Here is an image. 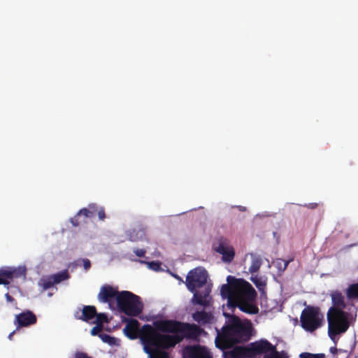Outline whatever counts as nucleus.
I'll return each mask as SVG.
<instances>
[{
    "label": "nucleus",
    "instance_id": "obj_1",
    "mask_svg": "<svg viewBox=\"0 0 358 358\" xmlns=\"http://www.w3.org/2000/svg\"><path fill=\"white\" fill-rule=\"evenodd\" d=\"M155 327L156 329L150 324L143 325L140 335L150 358H170L165 350L175 347L184 338L196 339L203 331L196 324L173 320L157 321Z\"/></svg>",
    "mask_w": 358,
    "mask_h": 358
},
{
    "label": "nucleus",
    "instance_id": "obj_2",
    "mask_svg": "<svg viewBox=\"0 0 358 358\" xmlns=\"http://www.w3.org/2000/svg\"><path fill=\"white\" fill-rule=\"evenodd\" d=\"M227 282L222 286L220 293L223 298L227 299L229 306L237 307L249 315L257 314V292L252 286L248 282L231 275L227 277Z\"/></svg>",
    "mask_w": 358,
    "mask_h": 358
},
{
    "label": "nucleus",
    "instance_id": "obj_3",
    "mask_svg": "<svg viewBox=\"0 0 358 358\" xmlns=\"http://www.w3.org/2000/svg\"><path fill=\"white\" fill-rule=\"evenodd\" d=\"M332 306L327 314L328 322V335L334 342H336L339 335L345 334L351 324L354 318L351 313L345 310L347 307L345 296L340 290H333L330 292Z\"/></svg>",
    "mask_w": 358,
    "mask_h": 358
},
{
    "label": "nucleus",
    "instance_id": "obj_4",
    "mask_svg": "<svg viewBox=\"0 0 358 358\" xmlns=\"http://www.w3.org/2000/svg\"><path fill=\"white\" fill-rule=\"evenodd\" d=\"M207 271L200 267L189 271L185 280L187 289L193 293L192 303L206 307L210 303L211 285L207 284Z\"/></svg>",
    "mask_w": 358,
    "mask_h": 358
},
{
    "label": "nucleus",
    "instance_id": "obj_5",
    "mask_svg": "<svg viewBox=\"0 0 358 358\" xmlns=\"http://www.w3.org/2000/svg\"><path fill=\"white\" fill-rule=\"evenodd\" d=\"M117 308L130 317L138 316L143 310V303L139 296L129 291H121L117 297Z\"/></svg>",
    "mask_w": 358,
    "mask_h": 358
},
{
    "label": "nucleus",
    "instance_id": "obj_6",
    "mask_svg": "<svg viewBox=\"0 0 358 358\" xmlns=\"http://www.w3.org/2000/svg\"><path fill=\"white\" fill-rule=\"evenodd\" d=\"M300 322L304 330L313 332L322 327L324 322V315L319 307L308 306L301 312Z\"/></svg>",
    "mask_w": 358,
    "mask_h": 358
},
{
    "label": "nucleus",
    "instance_id": "obj_7",
    "mask_svg": "<svg viewBox=\"0 0 358 358\" xmlns=\"http://www.w3.org/2000/svg\"><path fill=\"white\" fill-rule=\"evenodd\" d=\"M227 328L232 334V336L238 341V343L248 341L250 338L251 327L242 323L241 320L236 316L231 317L230 324Z\"/></svg>",
    "mask_w": 358,
    "mask_h": 358
},
{
    "label": "nucleus",
    "instance_id": "obj_8",
    "mask_svg": "<svg viewBox=\"0 0 358 358\" xmlns=\"http://www.w3.org/2000/svg\"><path fill=\"white\" fill-rule=\"evenodd\" d=\"M27 269L24 266L6 267L0 269V285H8L14 278L26 277Z\"/></svg>",
    "mask_w": 358,
    "mask_h": 358
},
{
    "label": "nucleus",
    "instance_id": "obj_9",
    "mask_svg": "<svg viewBox=\"0 0 358 358\" xmlns=\"http://www.w3.org/2000/svg\"><path fill=\"white\" fill-rule=\"evenodd\" d=\"M238 343L236 338L232 336L231 331L227 327L222 334H219L215 338V345L222 350L231 349Z\"/></svg>",
    "mask_w": 358,
    "mask_h": 358
},
{
    "label": "nucleus",
    "instance_id": "obj_10",
    "mask_svg": "<svg viewBox=\"0 0 358 358\" xmlns=\"http://www.w3.org/2000/svg\"><path fill=\"white\" fill-rule=\"evenodd\" d=\"M120 292L109 285H104L101 287L100 292L98 294V299L102 303H107L110 306L115 300L116 303H117V297Z\"/></svg>",
    "mask_w": 358,
    "mask_h": 358
},
{
    "label": "nucleus",
    "instance_id": "obj_11",
    "mask_svg": "<svg viewBox=\"0 0 358 358\" xmlns=\"http://www.w3.org/2000/svg\"><path fill=\"white\" fill-rule=\"evenodd\" d=\"M184 356L186 358H212L209 350L200 345L187 346L184 349Z\"/></svg>",
    "mask_w": 358,
    "mask_h": 358
},
{
    "label": "nucleus",
    "instance_id": "obj_12",
    "mask_svg": "<svg viewBox=\"0 0 358 358\" xmlns=\"http://www.w3.org/2000/svg\"><path fill=\"white\" fill-rule=\"evenodd\" d=\"M36 322L37 318L36 315L32 311L27 310L15 315L14 324L17 329L20 327L34 324Z\"/></svg>",
    "mask_w": 358,
    "mask_h": 358
},
{
    "label": "nucleus",
    "instance_id": "obj_13",
    "mask_svg": "<svg viewBox=\"0 0 358 358\" xmlns=\"http://www.w3.org/2000/svg\"><path fill=\"white\" fill-rule=\"evenodd\" d=\"M124 321L127 322L125 327L123 329L124 335L131 340L137 338L138 334L140 336L142 331L141 330L139 332L140 323L138 321L133 318L125 319Z\"/></svg>",
    "mask_w": 358,
    "mask_h": 358
},
{
    "label": "nucleus",
    "instance_id": "obj_14",
    "mask_svg": "<svg viewBox=\"0 0 358 358\" xmlns=\"http://www.w3.org/2000/svg\"><path fill=\"white\" fill-rule=\"evenodd\" d=\"M96 315V308L93 306H84L82 310H78L75 313L74 316L77 320H80L86 322L95 318Z\"/></svg>",
    "mask_w": 358,
    "mask_h": 358
},
{
    "label": "nucleus",
    "instance_id": "obj_15",
    "mask_svg": "<svg viewBox=\"0 0 358 358\" xmlns=\"http://www.w3.org/2000/svg\"><path fill=\"white\" fill-rule=\"evenodd\" d=\"M225 355L231 358H250L248 345L234 346L230 350L225 352Z\"/></svg>",
    "mask_w": 358,
    "mask_h": 358
},
{
    "label": "nucleus",
    "instance_id": "obj_16",
    "mask_svg": "<svg viewBox=\"0 0 358 358\" xmlns=\"http://www.w3.org/2000/svg\"><path fill=\"white\" fill-rule=\"evenodd\" d=\"M230 246L231 245L230 244L229 241L222 236L216 238L214 240L212 245L213 250L217 253H218L220 251L222 252L224 249Z\"/></svg>",
    "mask_w": 358,
    "mask_h": 358
},
{
    "label": "nucleus",
    "instance_id": "obj_17",
    "mask_svg": "<svg viewBox=\"0 0 358 358\" xmlns=\"http://www.w3.org/2000/svg\"><path fill=\"white\" fill-rule=\"evenodd\" d=\"M345 294L348 303L354 306L353 301L358 300V282L350 285L345 290Z\"/></svg>",
    "mask_w": 358,
    "mask_h": 358
},
{
    "label": "nucleus",
    "instance_id": "obj_18",
    "mask_svg": "<svg viewBox=\"0 0 358 358\" xmlns=\"http://www.w3.org/2000/svg\"><path fill=\"white\" fill-rule=\"evenodd\" d=\"M194 320L199 323L206 324L210 321V315L206 311H196L192 315Z\"/></svg>",
    "mask_w": 358,
    "mask_h": 358
},
{
    "label": "nucleus",
    "instance_id": "obj_19",
    "mask_svg": "<svg viewBox=\"0 0 358 358\" xmlns=\"http://www.w3.org/2000/svg\"><path fill=\"white\" fill-rule=\"evenodd\" d=\"M220 255H222V259L224 262L231 263L235 257V250L233 246H230L226 248L223 250V251H220L218 252Z\"/></svg>",
    "mask_w": 358,
    "mask_h": 358
},
{
    "label": "nucleus",
    "instance_id": "obj_20",
    "mask_svg": "<svg viewBox=\"0 0 358 358\" xmlns=\"http://www.w3.org/2000/svg\"><path fill=\"white\" fill-rule=\"evenodd\" d=\"M252 257V262L251 265L249 268V271L252 273H256L259 270L262 264V258L259 256H257L254 254H251Z\"/></svg>",
    "mask_w": 358,
    "mask_h": 358
},
{
    "label": "nucleus",
    "instance_id": "obj_21",
    "mask_svg": "<svg viewBox=\"0 0 358 358\" xmlns=\"http://www.w3.org/2000/svg\"><path fill=\"white\" fill-rule=\"evenodd\" d=\"M52 277L53 278V282L58 284L64 280H67L69 278V275L68 271L65 270L52 275Z\"/></svg>",
    "mask_w": 358,
    "mask_h": 358
},
{
    "label": "nucleus",
    "instance_id": "obj_22",
    "mask_svg": "<svg viewBox=\"0 0 358 358\" xmlns=\"http://www.w3.org/2000/svg\"><path fill=\"white\" fill-rule=\"evenodd\" d=\"M251 280L259 291L264 290L266 287V283L265 280H262V278H259L257 275L252 276L251 278Z\"/></svg>",
    "mask_w": 358,
    "mask_h": 358
},
{
    "label": "nucleus",
    "instance_id": "obj_23",
    "mask_svg": "<svg viewBox=\"0 0 358 358\" xmlns=\"http://www.w3.org/2000/svg\"><path fill=\"white\" fill-rule=\"evenodd\" d=\"M96 320L95 323L96 325H100V327H102L103 328V324L108 322V317L106 314L104 313H97L95 316Z\"/></svg>",
    "mask_w": 358,
    "mask_h": 358
},
{
    "label": "nucleus",
    "instance_id": "obj_24",
    "mask_svg": "<svg viewBox=\"0 0 358 358\" xmlns=\"http://www.w3.org/2000/svg\"><path fill=\"white\" fill-rule=\"evenodd\" d=\"M99 337L101 339V341L106 343H108L109 345H115V338L110 336L108 334H99Z\"/></svg>",
    "mask_w": 358,
    "mask_h": 358
},
{
    "label": "nucleus",
    "instance_id": "obj_25",
    "mask_svg": "<svg viewBox=\"0 0 358 358\" xmlns=\"http://www.w3.org/2000/svg\"><path fill=\"white\" fill-rule=\"evenodd\" d=\"M145 234L143 231L140 230L138 232H135L134 231L133 232H131L129 234V239L131 241L136 242L143 238Z\"/></svg>",
    "mask_w": 358,
    "mask_h": 358
},
{
    "label": "nucleus",
    "instance_id": "obj_26",
    "mask_svg": "<svg viewBox=\"0 0 358 358\" xmlns=\"http://www.w3.org/2000/svg\"><path fill=\"white\" fill-rule=\"evenodd\" d=\"M141 262L148 264V268L155 271H158L161 270V263L159 262L152 261V262H147L141 261Z\"/></svg>",
    "mask_w": 358,
    "mask_h": 358
},
{
    "label": "nucleus",
    "instance_id": "obj_27",
    "mask_svg": "<svg viewBox=\"0 0 358 358\" xmlns=\"http://www.w3.org/2000/svg\"><path fill=\"white\" fill-rule=\"evenodd\" d=\"M299 358H325L324 354H312L310 352H302L299 355Z\"/></svg>",
    "mask_w": 358,
    "mask_h": 358
},
{
    "label": "nucleus",
    "instance_id": "obj_28",
    "mask_svg": "<svg viewBox=\"0 0 358 358\" xmlns=\"http://www.w3.org/2000/svg\"><path fill=\"white\" fill-rule=\"evenodd\" d=\"M54 285H55V283L53 282V278L52 276L43 280V287L45 289L52 287Z\"/></svg>",
    "mask_w": 358,
    "mask_h": 358
},
{
    "label": "nucleus",
    "instance_id": "obj_29",
    "mask_svg": "<svg viewBox=\"0 0 358 358\" xmlns=\"http://www.w3.org/2000/svg\"><path fill=\"white\" fill-rule=\"evenodd\" d=\"M102 329H103L102 327H100V325H96V326L92 327V329H91L90 333H91V334L92 336H99V334L102 331Z\"/></svg>",
    "mask_w": 358,
    "mask_h": 358
},
{
    "label": "nucleus",
    "instance_id": "obj_30",
    "mask_svg": "<svg viewBox=\"0 0 358 358\" xmlns=\"http://www.w3.org/2000/svg\"><path fill=\"white\" fill-rule=\"evenodd\" d=\"M134 252L137 257H143L146 253V251L144 249L136 248L134 250Z\"/></svg>",
    "mask_w": 358,
    "mask_h": 358
},
{
    "label": "nucleus",
    "instance_id": "obj_31",
    "mask_svg": "<svg viewBox=\"0 0 358 358\" xmlns=\"http://www.w3.org/2000/svg\"><path fill=\"white\" fill-rule=\"evenodd\" d=\"M83 266L85 270H88L91 267V262L88 259H83Z\"/></svg>",
    "mask_w": 358,
    "mask_h": 358
},
{
    "label": "nucleus",
    "instance_id": "obj_32",
    "mask_svg": "<svg viewBox=\"0 0 358 358\" xmlns=\"http://www.w3.org/2000/svg\"><path fill=\"white\" fill-rule=\"evenodd\" d=\"M5 297L8 302L13 303V302L15 301V299L12 296H10L8 293H6L5 294Z\"/></svg>",
    "mask_w": 358,
    "mask_h": 358
},
{
    "label": "nucleus",
    "instance_id": "obj_33",
    "mask_svg": "<svg viewBox=\"0 0 358 358\" xmlns=\"http://www.w3.org/2000/svg\"><path fill=\"white\" fill-rule=\"evenodd\" d=\"M76 358H92L90 357H88L87 354L83 352H80L76 354Z\"/></svg>",
    "mask_w": 358,
    "mask_h": 358
},
{
    "label": "nucleus",
    "instance_id": "obj_34",
    "mask_svg": "<svg viewBox=\"0 0 358 358\" xmlns=\"http://www.w3.org/2000/svg\"><path fill=\"white\" fill-rule=\"evenodd\" d=\"M330 350L331 353H332L333 355L336 354V353H337V351H338V350H337V348H336V347H331V348H330V350Z\"/></svg>",
    "mask_w": 358,
    "mask_h": 358
},
{
    "label": "nucleus",
    "instance_id": "obj_35",
    "mask_svg": "<svg viewBox=\"0 0 358 358\" xmlns=\"http://www.w3.org/2000/svg\"><path fill=\"white\" fill-rule=\"evenodd\" d=\"M15 332V331H13V332H11V333L8 335V339H9V340H10V341H11V340L13 339V335H14Z\"/></svg>",
    "mask_w": 358,
    "mask_h": 358
}]
</instances>
